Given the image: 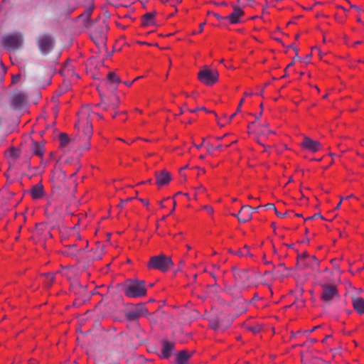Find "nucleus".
<instances>
[{"mask_svg": "<svg viewBox=\"0 0 364 364\" xmlns=\"http://www.w3.org/2000/svg\"><path fill=\"white\" fill-rule=\"evenodd\" d=\"M233 278L235 282L243 290H247L256 286L258 274L248 269H238L233 268Z\"/></svg>", "mask_w": 364, "mask_h": 364, "instance_id": "f257e3e1", "label": "nucleus"}, {"mask_svg": "<svg viewBox=\"0 0 364 364\" xmlns=\"http://www.w3.org/2000/svg\"><path fill=\"white\" fill-rule=\"evenodd\" d=\"M146 287L144 280H129L124 284V294L129 298H139L146 294Z\"/></svg>", "mask_w": 364, "mask_h": 364, "instance_id": "f03ea898", "label": "nucleus"}, {"mask_svg": "<svg viewBox=\"0 0 364 364\" xmlns=\"http://www.w3.org/2000/svg\"><path fill=\"white\" fill-rule=\"evenodd\" d=\"M23 35L21 32L9 33L1 38L2 46L8 50L20 49L23 46Z\"/></svg>", "mask_w": 364, "mask_h": 364, "instance_id": "7ed1b4c3", "label": "nucleus"}, {"mask_svg": "<svg viewBox=\"0 0 364 364\" xmlns=\"http://www.w3.org/2000/svg\"><path fill=\"white\" fill-rule=\"evenodd\" d=\"M90 38L94 41L95 45L99 49L104 48L107 42V31L108 26L105 23L103 24H95L92 28H90Z\"/></svg>", "mask_w": 364, "mask_h": 364, "instance_id": "20e7f679", "label": "nucleus"}, {"mask_svg": "<svg viewBox=\"0 0 364 364\" xmlns=\"http://www.w3.org/2000/svg\"><path fill=\"white\" fill-rule=\"evenodd\" d=\"M92 114L94 113L88 105L83 106L79 112L78 125L83 127V133L88 139L92 134V124L90 120Z\"/></svg>", "mask_w": 364, "mask_h": 364, "instance_id": "39448f33", "label": "nucleus"}, {"mask_svg": "<svg viewBox=\"0 0 364 364\" xmlns=\"http://www.w3.org/2000/svg\"><path fill=\"white\" fill-rule=\"evenodd\" d=\"M173 264V263L170 257L161 254L150 258L148 267L165 272H167Z\"/></svg>", "mask_w": 364, "mask_h": 364, "instance_id": "423d86ee", "label": "nucleus"}, {"mask_svg": "<svg viewBox=\"0 0 364 364\" xmlns=\"http://www.w3.org/2000/svg\"><path fill=\"white\" fill-rule=\"evenodd\" d=\"M198 80L206 85H213L218 80V73L215 70H210L205 67L198 75Z\"/></svg>", "mask_w": 364, "mask_h": 364, "instance_id": "0eeeda50", "label": "nucleus"}, {"mask_svg": "<svg viewBox=\"0 0 364 364\" xmlns=\"http://www.w3.org/2000/svg\"><path fill=\"white\" fill-rule=\"evenodd\" d=\"M231 323V321L226 318L224 315H221L219 317L212 318L210 320V326L215 331L226 330Z\"/></svg>", "mask_w": 364, "mask_h": 364, "instance_id": "6e6552de", "label": "nucleus"}, {"mask_svg": "<svg viewBox=\"0 0 364 364\" xmlns=\"http://www.w3.org/2000/svg\"><path fill=\"white\" fill-rule=\"evenodd\" d=\"M53 45V39L49 35H43L38 39V48L43 54L49 53L52 50Z\"/></svg>", "mask_w": 364, "mask_h": 364, "instance_id": "1a4fd4ad", "label": "nucleus"}, {"mask_svg": "<svg viewBox=\"0 0 364 364\" xmlns=\"http://www.w3.org/2000/svg\"><path fill=\"white\" fill-rule=\"evenodd\" d=\"M321 299L325 302L331 301L336 296L338 295V290L335 285L325 284L321 286Z\"/></svg>", "mask_w": 364, "mask_h": 364, "instance_id": "9d476101", "label": "nucleus"}, {"mask_svg": "<svg viewBox=\"0 0 364 364\" xmlns=\"http://www.w3.org/2000/svg\"><path fill=\"white\" fill-rule=\"evenodd\" d=\"M147 314V309L143 305H138L134 309L127 311L125 317L128 321H136Z\"/></svg>", "mask_w": 364, "mask_h": 364, "instance_id": "9b49d317", "label": "nucleus"}, {"mask_svg": "<svg viewBox=\"0 0 364 364\" xmlns=\"http://www.w3.org/2000/svg\"><path fill=\"white\" fill-rule=\"evenodd\" d=\"M301 146L304 149L311 152H316L321 148V144L316 140H313L309 136H305L301 143Z\"/></svg>", "mask_w": 364, "mask_h": 364, "instance_id": "f8f14e48", "label": "nucleus"}, {"mask_svg": "<svg viewBox=\"0 0 364 364\" xmlns=\"http://www.w3.org/2000/svg\"><path fill=\"white\" fill-rule=\"evenodd\" d=\"M117 104L118 98L117 97H115L112 100L107 98L106 97L101 96L100 103L95 105V106L101 107L105 111H108L109 109L116 110L118 106Z\"/></svg>", "mask_w": 364, "mask_h": 364, "instance_id": "ddd939ff", "label": "nucleus"}, {"mask_svg": "<svg viewBox=\"0 0 364 364\" xmlns=\"http://www.w3.org/2000/svg\"><path fill=\"white\" fill-rule=\"evenodd\" d=\"M155 176L156 183L159 186L167 185L171 180V173L166 169H164L161 171H156L155 173Z\"/></svg>", "mask_w": 364, "mask_h": 364, "instance_id": "4468645a", "label": "nucleus"}, {"mask_svg": "<svg viewBox=\"0 0 364 364\" xmlns=\"http://www.w3.org/2000/svg\"><path fill=\"white\" fill-rule=\"evenodd\" d=\"M233 11L225 19L229 20L230 23L235 24L241 22V18L244 16L243 10L236 5L232 6Z\"/></svg>", "mask_w": 364, "mask_h": 364, "instance_id": "2eb2a0df", "label": "nucleus"}, {"mask_svg": "<svg viewBox=\"0 0 364 364\" xmlns=\"http://www.w3.org/2000/svg\"><path fill=\"white\" fill-rule=\"evenodd\" d=\"M252 207L250 205H243L240 212L237 214L238 221L242 223H247L252 219Z\"/></svg>", "mask_w": 364, "mask_h": 364, "instance_id": "dca6fc26", "label": "nucleus"}, {"mask_svg": "<svg viewBox=\"0 0 364 364\" xmlns=\"http://www.w3.org/2000/svg\"><path fill=\"white\" fill-rule=\"evenodd\" d=\"M94 6H90L87 7L84 13H82L81 15H80L79 18H82L83 20V26L86 28H92L93 26H95L96 21H92L90 18L91 14L92 13Z\"/></svg>", "mask_w": 364, "mask_h": 364, "instance_id": "f3484780", "label": "nucleus"}, {"mask_svg": "<svg viewBox=\"0 0 364 364\" xmlns=\"http://www.w3.org/2000/svg\"><path fill=\"white\" fill-rule=\"evenodd\" d=\"M161 356L163 358L168 359L169 358L175 348V343L173 342H170L168 341L164 340L161 343Z\"/></svg>", "mask_w": 364, "mask_h": 364, "instance_id": "a211bd4d", "label": "nucleus"}, {"mask_svg": "<svg viewBox=\"0 0 364 364\" xmlns=\"http://www.w3.org/2000/svg\"><path fill=\"white\" fill-rule=\"evenodd\" d=\"M60 73L63 76L66 77H78V75L75 73L73 65L70 61L66 62L63 65Z\"/></svg>", "mask_w": 364, "mask_h": 364, "instance_id": "6ab92c4d", "label": "nucleus"}, {"mask_svg": "<svg viewBox=\"0 0 364 364\" xmlns=\"http://www.w3.org/2000/svg\"><path fill=\"white\" fill-rule=\"evenodd\" d=\"M193 353L186 350H181L176 354V363L177 364H188L189 358Z\"/></svg>", "mask_w": 364, "mask_h": 364, "instance_id": "aec40b11", "label": "nucleus"}, {"mask_svg": "<svg viewBox=\"0 0 364 364\" xmlns=\"http://www.w3.org/2000/svg\"><path fill=\"white\" fill-rule=\"evenodd\" d=\"M352 304L354 309L359 314H364V299L360 296H353Z\"/></svg>", "mask_w": 364, "mask_h": 364, "instance_id": "412c9836", "label": "nucleus"}, {"mask_svg": "<svg viewBox=\"0 0 364 364\" xmlns=\"http://www.w3.org/2000/svg\"><path fill=\"white\" fill-rule=\"evenodd\" d=\"M223 291L226 294H230L233 297H239L243 289L239 288V287L235 283V285H225Z\"/></svg>", "mask_w": 364, "mask_h": 364, "instance_id": "4be33fe9", "label": "nucleus"}, {"mask_svg": "<svg viewBox=\"0 0 364 364\" xmlns=\"http://www.w3.org/2000/svg\"><path fill=\"white\" fill-rule=\"evenodd\" d=\"M26 100V95L23 92H18L14 95L12 103L16 108H20L23 106Z\"/></svg>", "mask_w": 364, "mask_h": 364, "instance_id": "5701e85b", "label": "nucleus"}, {"mask_svg": "<svg viewBox=\"0 0 364 364\" xmlns=\"http://www.w3.org/2000/svg\"><path fill=\"white\" fill-rule=\"evenodd\" d=\"M52 178L58 183H63L66 178V173L60 168H55L53 171Z\"/></svg>", "mask_w": 364, "mask_h": 364, "instance_id": "b1692460", "label": "nucleus"}, {"mask_svg": "<svg viewBox=\"0 0 364 364\" xmlns=\"http://www.w3.org/2000/svg\"><path fill=\"white\" fill-rule=\"evenodd\" d=\"M75 287H78L79 288L78 295L77 296L83 301L89 300L90 296H91V295L92 294H94L92 291L87 292L85 286L77 285V286H75Z\"/></svg>", "mask_w": 364, "mask_h": 364, "instance_id": "393cba45", "label": "nucleus"}, {"mask_svg": "<svg viewBox=\"0 0 364 364\" xmlns=\"http://www.w3.org/2000/svg\"><path fill=\"white\" fill-rule=\"evenodd\" d=\"M155 12L146 13L141 19V26L146 27L154 24V18L155 16Z\"/></svg>", "mask_w": 364, "mask_h": 364, "instance_id": "a878e982", "label": "nucleus"}, {"mask_svg": "<svg viewBox=\"0 0 364 364\" xmlns=\"http://www.w3.org/2000/svg\"><path fill=\"white\" fill-rule=\"evenodd\" d=\"M31 195L34 199H38L43 195V187L41 183H38L31 189Z\"/></svg>", "mask_w": 364, "mask_h": 364, "instance_id": "bb28decb", "label": "nucleus"}, {"mask_svg": "<svg viewBox=\"0 0 364 364\" xmlns=\"http://www.w3.org/2000/svg\"><path fill=\"white\" fill-rule=\"evenodd\" d=\"M32 150L35 155L42 157L43 155V146L38 142H33Z\"/></svg>", "mask_w": 364, "mask_h": 364, "instance_id": "cd10ccee", "label": "nucleus"}, {"mask_svg": "<svg viewBox=\"0 0 364 364\" xmlns=\"http://www.w3.org/2000/svg\"><path fill=\"white\" fill-rule=\"evenodd\" d=\"M46 277L45 284L47 287H50L55 281V274L53 272H48L43 274Z\"/></svg>", "mask_w": 364, "mask_h": 364, "instance_id": "c85d7f7f", "label": "nucleus"}, {"mask_svg": "<svg viewBox=\"0 0 364 364\" xmlns=\"http://www.w3.org/2000/svg\"><path fill=\"white\" fill-rule=\"evenodd\" d=\"M306 264L311 266V267L314 268L316 267L319 261L315 256H309L306 259Z\"/></svg>", "mask_w": 364, "mask_h": 364, "instance_id": "c756f323", "label": "nucleus"}, {"mask_svg": "<svg viewBox=\"0 0 364 364\" xmlns=\"http://www.w3.org/2000/svg\"><path fill=\"white\" fill-rule=\"evenodd\" d=\"M61 183H56L53 187V193L58 196H67V193L64 191H61Z\"/></svg>", "mask_w": 364, "mask_h": 364, "instance_id": "7c9ffc66", "label": "nucleus"}, {"mask_svg": "<svg viewBox=\"0 0 364 364\" xmlns=\"http://www.w3.org/2000/svg\"><path fill=\"white\" fill-rule=\"evenodd\" d=\"M107 80L112 84H119L121 82L119 77L114 73H109L107 75Z\"/></svg>", "mask_w": 364, "mask_h": 364, "instance_id": "2f4dec72", "label": "nucleus"}, {"mask_svg": "<svg viewBox=\"0 0 364 364\" xmlns=\"http://www.w3.org/2000/svg\"><path fill=\"white\" fill-rule=\"evenodd\" d=\"M233 253L240 257L247 256V255L251 256V254L250 252V247L247 245H245L242 250H238L236 252H233Z\"/></svg>", "mask_w": 364, "mask_h": 364, "instance_id": "473e14b6", "label": "nucleus"}, {"mask_svg": "<svg viewBox=\"0 0 364 364\" xmlns=\"http://www.w3.org/2000/svg\"><path fill=\"white\" fill-rule=\"evenodd\" d=\"M84 250L82 247L78 248L77 250H73L70 248H66L65 253L71 257H75L78 253L82 252Z\"/></svg>", "mask_w": 364, "mask_h": 364, "instance_id": "72a5a7b5", "label": "nucleus"}, {"mask_svg": "<svg viewBox=\"0 0 364 364\" xmlns=\"http://www.w3.org/2000/svg\"><path fill=\"white\" fill-rule=\"evenodd\" d=\"M279 268H281L282 269V271L277 270V273L282 277H287L289 274V269L287 268L283 263H280L278 265Z\"/></svg>", "mask_w": 364, "mask_h": 364, "instance_id": "f704fd0d", "label": "nucleus"}, {"mask_svg": "<svg viewBox=\"0 0 364 364\" xmlns=\"http://www.w3.org/2000/svg\"><path fill=\"white\" fill-rule=\"evenodd\" d=\"M9 153V156L14 160L18 159L21 154L20 150L14 147L11 148Z\"/></svg>", "mask_w": 364, "mask_h": 364, "instance_id": "c9c22d12", "label": "nucleus"}, {"mask_svg": "<svg viewBox=\"0 0 364 364\" xmlns=\"http://www.w3.org/2000/svg\"><path fill=\"white\" fill-rule=\"evenodd\" d=\"M59 139L62 146H66L70 141L69 136L65 133H61L59 136Z\"/></svg>", "mask_w": 364, "mask_h": 364, "instance_id": "e433bc0d", "label": "nucleus"}, {"mask_svg": "<svg viewBox=\"0 0 364 364\" xmlns=\"http://www.w3.org/2000/svg\"><path fill=\"white\" fill-rule=\"evenodd\" d=\"M214 150L222 151L223 150V146L222 145H218V146L214 147L212 145H210V144L208 145V151L209 153H212Z\"/></svg>", "mask_w": 364, "mask_h": 364, "instance_id": "4c0bfd02", "label": "nucleus"}, {"mask_svg": "<svg viewBox=\"0 0 364 364\" xmlns=\"http://www.w3.org/2000/svg\"><path fill=\"white\" fill-rule=\"evenodd\" d=\"M77 285H80V284H78L77 282H75V283H73L71 284V290L76 294V295H78V291H79V288L78 287H75V286H77Z\"/></svg>", "mask_w": 364, "mask_h": 364, "instance_id": "58836bf2", "label": "nucleus"}, {"mask_svg": "<svg viewBox=\"0 0 364 364\" xmlns=\"http://www.w3.org/2000/svg\"><path fill=\"white\" fill-rule=\"evenodd\" d=\"M200 110H203V111H205L206 112H209V113H214L213 111H208V110H207L205 107H198V108H196L195 109H191L190 112L194 113V112H196L200 111Z\"/></svg>", "mask_w": 364, "mask_h": 364, "instance_id": "ea45409f", "label": "nucleus"}, {"mask_svg": "<svg viewBox=\"0 0 364 364\" xmlns=\"http://www.w3.org/2000/svg\"><path fill=\"white\" fill-rule=\"evenodd\" d=\"M247 330L250 331H252L253 333H257V332L259 331V328L250 326V327H247Z\"/></svg>", "mask_w": 364, "mask_h": 364, "instance_id": "a19ab883", "label": "nucleus"}, {"mask_svg": "<svg viewBox=\"0 0 364 364\" xmlns=\"http://www.w3.org/2000/svg\"><path fill=\"white\" fill-rule=\"evenodd\" d=\"M316 218H320L323 220L324 219L323 217L320 213H316L313 216L308 218L306 220H314Z\"/></svg>", "mask_w": 364, "mask_h": 364, "instance_id": "79ce46f5", "label": "nucleus"}, {"mask_svg": "<svg viewBox=\"0 0 364 364\" xmlns=\"http://www.w3.org/2000/svg\"><path fill=\"white\" fill-rule=\"evenodd\" d=\"M203 209H205L209 214H212L213 213V208L210 206L205 205Z\"/></svg>", "mask_w": 364, "mask_h": 364, "instance_id": "37998d69", "label": "nucleus"}, {"mask_svg": "<svg viewBox=\"0 0 364 364\" xmlns=\"http://www.w3.org/2000/svg\"><path fill=\"white\" fill-rule=\"evenodd\" d=\"M265 208L267 209H272L274 210V211H276L277 209L274 204L273 203H267V205H265Z\"/></svg>", "mask_w": 364, "mask_h": 364, "instance_id": "c03bdc74", "label": "nucleus"}, {"mask_svg": "<svg viewBox=\"0 0 364 364\" xmlns=\"http://www.w3.org/2000/svg\"><path fill=\"white\" fill-rule=\"evenodd\" d=\"M318 328H320V326H314L312 329L305 331L304 333L309 334V333L314 332L315 330L318 329Z\"/></svg>", "mask_w": 364, "mask_h": 364, "instance_id": "a18cd8bd", "label": "nucleus"}, {"mask_svg": "<svg viewBox=\"0 0 364 364\" xmlns=\"http://www.w3.org/2000/svg\"><path fill=\"white\" fill-rule=\"evenodd\" d=\"M275 214L280 218H284L287 215V212H285L284 213H282L277 211L276 209V211H274Z\"/></svg>", "mask_w": 364, "mask_h": 364, "instance_id": "49530a36", "label": "nucleus"}, {"mask_svg": "<svg viewBox=\"0 0 364 364\" xmlns=\"http://www.w3.org/2000/svg\"><path fill=\"white\" fill-rule=\"evenodd\" d=\"M77 244H73V245H66L65 247L66 248H70V249H73V250H77L78 248L77 247Z\"/></svg>", "mask_w": 364, "mask_h": 364, "instance_id": "de8ad7c7", "label": "nucleus"}, {"mask_svg": "<svg viewBox=\"0 0 364 364\" xmlns=\"http://www.w3.org/2000/svg\"><path fill=\"white\" fill-rule=\"evenodd\" d=\"M43 226L41 225L36 226V232L37 234H41Z\"/></svg>", "mask_w": 364, "mask_h": 364, "instance_id": "09e8293b", "label": "nucleus"}, {"mask_svg": "<svg viewBox=\"0 0 364 364\" xmlns=\"http://www.w3.org/2000/svg\"><path fill=\"white\" fill-rule=\"evenodd\" d=\"M213 15L215 18H217L218 20H224V19H225V17H223V16H220V15H219V14H218L213 13Z\"/></svg>", "mask_w": 364, "mask_h": 364, "instance_id": "8fccbe9b", "label": "nucleus"}, {"mask_svg": "<svg viewBox=\"0 0 364 364\" xmlns=\"http://www.w3.org/2000/svg\"><path fill=\"white\" fill-rule=\"evenodd\" d=\"M244 102V99H242L238 105V107H237V112H240L241 111V107H242V105Z\"/></svg>", "mask_w": 364, "mask_h": 364, "instance_id": "3c124183", "label": "nucleus"}, {"mask_svg": "<svg viewBox=\"0 0 364 364\" xmlns=\"http://www.w3.org/2000/svg\"><path fill=\"white\" fill-rule=\"evenodd\" d=\"M261 133L264 135V134H274V132L273 131H272V130H267V131L266 130H262Z\"/></svg>", "mask_w": 364, "mask_h": 364, "instance_id": "603ef678", "label": "nucleus"}, {"mask_svg": "<svg viewBox=\"0 0 364 364\" xmlns=\"http://www.w3.org/2000/svg\"><path fill=\"white\" fill-rule=\"evenodd\" d=\"M294 51L296 53V55H295V57L294 58L293 60L294 61L296 59V60H301L300 57L298 55V49L297 48H294Z\"/></svg>", "mask_w": 364, "mask_h": 364, "instance_id": "864d4df0", "label": "nucleus"}, {"mask_svg": "<svg viewBox=\"0 0 364 364\" xmlns=\"http://www.w3.org/2000/svg\"><path fill=\"white\" fill-rule=\"evenodd\" d=\"M141 200V202L146 206H148L149 205V201L147 200H145V199H143V198H140L139 199Z\"/></svg>", "mask_w": 364, "mask_h": 364, "instance_id": "5fc2aeb1", "label": "nucleus"}, {"mask_svg": "<svg viewBox=\"0 0 364 364\" xmlns=\"http://www.w3.org/2000/svg\"><path fill=\"white\" fill-rule=\"evenodd\" d=\"M311 54H308V55L306 56L305 59L304 60V62H305L306 63H308L309 62V59L311 58Z\"/></svg>", "mask_w": 364, "mask_h": 364, "instance_id": "6e6d98bb", "label": "nucleus"}, {"mask_svg": "<svg viewBox=\"0 0 364 364\" xmlns=\"http://www.w3.org/2000/svg\"><path fill=\"white\" fill-rule=\"evenodd\" d=\"M205 24V23L203 22L199 25V32H202L203 31V26Z\"/></svg>", "mask_w": 364, "mask_h": 364, "instance_id": "4d7b16f0", "label": "nucleus"}, {"mask_svg": "<svg viewBox=\"0 0 364 364\" xmlns=\"http://www.w3.org/2000/svg\"><path fill=\"white\" fill-rule=\"evenodd\" d=\"M20 78V75H16L13 77V82H16Z\"/></svg>", "mask_w": 364, "mask_h": 364, "instance_id": "13d9d810", "label": "nucleus"}, {"mask_svg": "<svg viewBox=\"0 0 364 364\" xmlns=\"http://www.w3.org/2000/svg\"><path fill=\"white\" fill-rule=\"evenodd\" d=\"M28 364H38V362L34 359H30L28 360Z\"/></svg>", "mask_w": 364, "mask_h": 364, "instance_id": "bf43d9fd", "label": "nucleus"}, {"mask_svg": "<svg viewBox=\"0 0 364 364\" xmlns=\"http://www.w3.org/2000/svg\"><path fill=\"white\" fill-rule=\"evenodd\" d=\"M309 342L311 344H314V343H316V342H317V340H316V339H315V338H310V339H309Z\"/></svg>", "mask_w": 364, "mask_h": 364, "instance_id": "052dcab7", "label": "nucleus"}, {"mask_svg": "<svg viewBox=\"0 0 364 364\" xmlns=\"http://www.w3.org/2000/svg\"><path fill=\"white\" fill-rule=\"evenodd\" d=\"M210 289H216L218 288V284L216 283L213 284V285L209 286Z\"/></svg>", "mask_w": 364, "mask_h": 364, "instance_id": "680f3d73", "label": "nucleus"}, {"mask_svg": "<svg viewBox=\"0 0 364 364\" xmlns=\"http://www.w3.org/2000/svg\"><path fill=\"white\" fill-rule=\"evenodd\" d=\"M350 7L353 8V9L358 10V11H360V9L358 6H355V5L350 4Z\"/></svg>", "mask_w": 364, "mask_h": 364, "instance_id": "e2e57ef3", "label": "nucleus"}, {"mask_svg": "<svg viewBox=\"0 0 364 364\" xmlns=\"http://www.w3.org/2000/svg\"><path fill=\"white\" fill-rule=\"evenodd\" d=\"M237 113H238V112H237V111H236L235 113H233L232 114H231V115L230 116V120L232 119L235 117V116Z\"/></svg>", "mask_w": 364, "mask_h": 364, "instance_id": "0e129e2a", "label": "nucleus"}, {"mask_svg": "<svg viewBox=\"0 0 364 364\" xmlns=\"http://www.w3.org/2000/svg\"><path fill=\"white\" fill-rule=\"evenodd\" d=\"M330 337H331V335L326 336V337L322 340V343H325V342L327 341V339H328V338H330Z\"/></svg>", "mask_w": 364, "mask_h": 364, "instance_id": "69168bd1", "label": "nucleus"}, {"mask_svg": "<svg viewBox=\"0 0 364 364\" xmlns=\"http://www.w3.org/2000/svg\"><path fill=\"white\" fill-rule=\"evenodd\" d=\"M262 112H260V113H259L258 115H257V117H256V119H257V120H258V119H260V117H261V116H262Z\"/></svg>", "mask_w": 364, "mask_h": 364, "instance_id": "338daca9", "label": "nucleus"}, {"mask_svg": "<svg viewBox=\"0 0 364 364\" xmlns=\"http://www.w3.org/2000/svg\"><path fill=\"white\" fill-rule=\"evenodd\" d=\"M294 64V61L293 60L291 63H290L287 65V67L286 70H287V68H289V67L292 66Z\"/></svg>", "mask_w": 364, "mask_h": 364, "instance_id": "774afa93", "label": "nucleus"}]
</instances>
